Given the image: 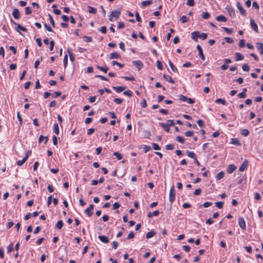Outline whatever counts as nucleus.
<instances>
[{
  "label": "nucleus",
  "mask_w": 263,
  "mask_h": 263,
  "mask_svg": "<svg viewBox=\"0 0 263 263\" xmlns=\"http://www.w3.org/2000/svg\"><path fill=\"white\" fill-rule=\"evenodd\" d=\"M120 15V11L118 10L112 11L109 16V20L114 21L118 19Z\"/></svg>",
  "instance_id": "1"
},
{
  "label": "nucleus",
  "mask_w": 263,
  "mask_h": 263,
  "mask_svg": "<svg viewBox=\"0 0 263 263\" xmlns=\"http://www.w3.org/2000/svg\"><path fill=\"white\" fill-rule=\"evenodd\" d=\"M175 196H176V191L175 190V187L173 185L170 189V193H169V200L172 203L175 200Z\"/></svg>",
  "instance_id": "2"
},
{
  "label": "nucleus",
  "mask_w": 263,
  "mask_h": 263,
  "mask_svg": "<svg viewBox=\"0 0 263 263\" xmlns=\"http://www.w3.org/2000/svg\"><path fill=\"white\" fill-rule=\"evenodd\" d=\"M12 22H13V23L15 26H16V28H15V30H16V31H17V32H18L20 34L23 35V34H22V33L20 32V30H22V31H26L27 30V29L26 28H25V27H24L22 26L20 24H18L16 23V22H13V21Z\"/></svg>",
  "instance_id": "3"
},
{
  "label": "nucleus",
  "mask_w": 263,
  "mask_h": 263,
  "mask_svg": "<svg viewBox=\"0 0 263 263\" xmlns=\"http://www.w3.org/2000/svg\"><path fill=\"white\" fill-rule=\"evenodd\" d=\"M93 205L90 204L89 206L85 210V213L87 214L89 217L91 216L93 213Z\"/></svg>",
  "instance_id": "4"
},
{
  "label": "nucleus",
  "mask_w": 263,
  "mask_h": 263,
  "mask_svg": "<svg viewBox=\"0 0 263 263\" xmlns=\"http://www.w3.org/2000/svg\"><path fill=\"white\" fill-rule=\"evenodd\" d=\"M238 224L239 227L242 230H245L246 229V225L245 221L242 217H239L238 219Z\"/></svg>",
  "instance_id": "5"
},
{
  "label": "nucleus",
  "mask_w": 263,
  "mask_h": 263,
  "mask_svg": "<svg viewBox=\"0 0 263 263\" xmlns=\"http://www.w3.org/2000/svg\"><path fill=\"white\" fill-rule=\"evenodd\" d=\"M38 215L39 212L37 211H35L33 213H29L26 215H25L24 219L25 220H27L29 219L31 217H36Z\"/></svg>",
  "instance_id": "6"
},
{
  "label": "nucleus",
  "mask_w": 263,
  "mask_h": 263,
  "mask_svg": "<svg viewBox=\"0 0 263 263\" xmlns=\"http://www.w3.org/2000/svg\"><path fill=\"white\" fill-rule=\"evenodd\" d=\"M12 15L15 19L17 20L20 19L21 17L20 12L19 10L16 8L13 9L12 12Z\"/></svg>",
  "instance_id": "7"
},
{
  "label": "nucleus",
  "mask_w": 263,
  "mask_h": 263,
  "mask_svg": "<svg viewBox=\"0 0 263 263\" xmlns=\"http://www.w3.org/2000/svg\"><path fill=\"white\" fill-rule=\"evenodd\" d=\"M248 166V161L247 160H245L243 162L242 164L239 167V171L240 172H243L247 168Z\"/></svg>",
  "instance_id": "8"
},
{
  "label": "nucleus",
  "mask_w": 263,
  "mask_h": 263,
  "mask_svg": "<svg viewBox=\"0 0 263 263\" xmlns=\"http://www.w3.org/2000/svg\"><path fill=\"white\" fill-rule=\"evenodd\" d=\"M133 64L139 70L143 67L142 63L140 60L134 61L133 62Z\"/></svg>",
  "instance_id": "9"
},
{
  "label": "nucleus",
  "mask_w": 263,
  "mask_h": 263,
  "mask_svg": "<svg viewBox=\"0 0 263 263\" xmlns=\"http://www.w3.org/2000/svg\"><path fill=\"white\" fill-rule=\"evenodd\" d=\"M236 5H237V7L238 9L239 10L241 15H242L243 16H246V10L243 8L241 4L239 2H237Z\"/></svg>",
  "instance_id": "10"
},
{
  "label": "nucleus",
  "mask_w": 263,
  "mask_h": 263,
  "mask_svg": "<svg viewBox=\"0 0 263 263\" xmlns=\"http://www.w3.org/2000/svg\"><path fill=\"white\" fill-rule=\"evenodd\" d=\"M250 25L253 30H254L256 32H258V26L257 24L255 22L254 20L253 19H251L250 20Z\"/></svg>",
  "instance_id": "11"
},
{
  "label": "nucleus",
  "mask_w": 263,
  "mask_h": 263,
  "mask_svg": "<svg viewBox=\"0 0 263 263\" xmlns=\"http://www.w3.org/2000/svg\"><path fill=\"white\" fill-rule=\"evenodd\" d=\"M197 50L198 51L199 55L200 58L203 61H204L205 60V57H204V54L203 53L202 48L201 47V46L199 45H198L197 46Z\"/></svg>",
  "instance_id": "12"
},
{
  "label": "nucleus",
  "mask_w": 263,
  "mask_h": 263,
  "mask_svg": "<svg viewBox=\"0 0 263 263\" xmlns=\"http://www.w3.org/2000/svg\"><path fill=\"white\" fill-rule=\"evenodd\" d=\"M236 169V166L234 164L229 165L228 168L227 169V172L229 174L232 173Z\"/></svg>",
  "instance_id": "13"
},
{
  "label": "nucleus",
  "mask_w": 263,
  "mask_h": 263,
  "mask_svg": "<svg viewBox=\"0 0 263 263\" xmlns=\"http://www.w3.org/2000/svg\"><path fill=\"white\" fill-rule=\"evenodd\" d=\"M199 36V31H194L191 33V37L193 40L195 41H197L198 37Z\"/></svg>",
  "instance_id": "14"
},
{
  "label": "nucleus",
  "mask_w": 263,
  "mask_h": 263,
  "mask_svg": "<svg viewBox=\"0 0 263 263\" xmlns=\"http://www.w3.org/2000/svg\"><path fill=\"white\" fill-rule=\"evenodd\" d=\"M231 144L235 145L236 146H240L241 145L239 140L237 138H232L230 140Z\"/></svg>",
  "instance_id": "15"
},
{
  "label": "nucleus",
  "mask_w": 263,
  "mask_h": 263,
  "mask_svg": "<svg viewBox=\"0 0 263 263\" xmlns=\"http://www.w3.org/2000/svg\"><path fill=\"white\" fill-rule=\"evenodd\" d=\"M163 77L166 81L171 83L174 84L175 83L172 78L168 75L163 74Z\"/></svg>",
  "instance_id": "16"
},
{
  "label": "nucleus",
  "mask_w": 263,
  "mask_h": 263,
  "mask_svg": "<svg viewBox=\"0 0 263 263\" xmlns=\"http://www.w3.org/2000/svg\"><path fill=\"white\" fill-rule=\"evenodd\" d=\"M112 88L118 93L121 92L125 89V87L124 86H113Z\"/></svg>",
  "instance_id": "17"
},
{
  "label": "nucleus",
  "mask_w": 263,
  "mask_h": 263,
  "mask_svg": "<svg viewBox=\"0 0 263 263\" xmlns=\"http://www.w3.org/2000/svg\"><path fill=\"white\" fill-rule=\"evenodd\" d=\"M67 52L69 54L70 60L72 62H74L75 60V57H74V54L72 53V52L71 51V49L70 48H68L67 49Z\"/></svg>",
  "instance_id": "18"
},
{
  "label": "nucleus",
  "mask_w": 263,
  "mask_h": 263,
  "mask_svg": "<svg viewBox=\"0 0 263 263\" xmlns=\"http://www.w3.org/2000/svg\"><path fill=\"white\" fill-rule=\"evenodd\" d=\"M159 214V211L158 210H156L154 211L153 212H149L147 214V217L148 218H152L153 216H157Z\"/></svg>",
  "instance_id": "19"
},
{
  "label": "nucleus",
  "mask_w": 263,
  "mask_h": 263,
  "mask_svg": "<svg viewBox=\"0 0 263 263\" xmlns=\"http://www.w3.org/2000/svg\"><path fill=\"white\" fill-rule=\"evenodd\" d=\"M243 59L244 57L241 53L239 52H237L235 53V60L236 61L242 60Z\"/></svg>",
  "instance_id": "20"
},
{
  "label": "nucleus",
  "mask_w": 263,
  "mask_h": 263,
  "mask_svg": "<svg viewBox=\"0 0 263 263\" xmlns=\"http://www.w3.org/2000/svg\"><path fill=\"white\" fill-rule=\"evenodd\" d=\"M99 239L102 242H104V243H107V242H109L108 238L106 236H104V235H100V236H99Z\"/></svg>",
  "instance_id": "21"
},
{
  "label": "nucleus",
  "mask_w": 263,
  "mask_h": 263,
  "mask_svg": "<svg viewBox=\"0 0 263 263\" xmlns=\"http://www.w3.org/2000/svg\"><path fill=\"white\" fill-rule=\"evenodd\" d=\"M216 19L218 22H226L227 21V18L223 15H220L217 16Z\"/></svg>",
  "instance_id": "22"
},
{
  "label": "nucleus",
  "mask_w": 263,
  "mask_h": 263,
  "mask_svg": "<svg viewBox=\"0 0 263 263\" xmlns=\"http://www.w3.org/2000/svg\"><path fill=\"white\" fill-rule=\"evenodd\" d=\"M159 124L164 129L166 132H169L170 131V126L167 124H165L163 123H159Z\"/></svg>",
  "instance_id": "23"
},
{
  "label": "nucleus",
  "mask_w": 263,
  "mask_h": 263,
  "mask_svg": "<svg viewBox=\"0 0 263 263\" xmlns=\"http://www.w3.org/2000/svg\"><path fill=\"white\" fill-rule=\"evenodd\" d=\"M186 153L188 157L190 158H193L195 159L196 158V154L194 152H191L189 151H186Z\"/></svg>",
  "instance_id": "24"
},
{
  "label": "nucleus",
  "mask_w": 263,
  "mask_h": 263,
  "mask_svg": "<svg viewBox=\"0 0 263 263\" xmlns=\"http://www.w3.org/2000/svg\"><path fill=\"white\" fill-rule=\"evenodd\" d=\"M257 48L261 54H263V44L261 43H257Z\"/></svg>",
  "instance_id": "25"
},
{
  "label": "nucleus",
  "mask_w": 263,
  "mask_h": 263,
  "mask_svg": "<svg viewBox=\"0 0 263 263\" xmlns=\"http://www.w3.org/2000/svg\"><path fill=\"white\" fill-rule=\"evenodd\" d=\"M109 58L110 59H118L120 58V55L117 52H112L110 54Z\"/></svg>",
  "instance_id": "26"
},
{
  "label": "nucleus",
  "mask_w": 263,
  "mask_h": 263,
  "mask_svg": "<svg viewBox=\"0 0 263 263\" xmlns=\"http://www.w3.org/2000/svg\"><path fill=\"white\" fill-rule=\"evenodd\" d=\"M224 172L223 171H221L219 173H218L217 175L216 176V179L217 180H220L222 178H223L224 176Z\"/></svg>",
  "instance_id": "27"
},
{
  "label": "nucleus",
  "mask_w": 263,
  "mask_h": 263,
  "mask_svg": "<svg viewBox=\"0 0 263 263\" xmlns=\"http://www.w3.org/2000/svg\"><path fill=\"white\" fill-rule=\"evenodd\" d=\"M53 132L57 134H59V125L58 123H54L53 127Z\"/></svg>",
  "instance_id": "28"
},
{
  "label": "nucleus",
  "mask_w": 263,
  "mask_h": 263,
  "mask_svg": "<svg viewBox=\"0 0 263 263\" xmlns=\"http://www.w3.org/2000/svg\"><path fill=\"white\" fill-rule=\"evenodd\" d=\"M87 11L89 13L91 14H95L97 12L96 8L89 6L87 7Z\"/></svg>",
  "instance_id": "29"
},
{
  "label": "nucleus",
  "mask_w": 263,
  "mask_h": 263,
  "mask_svg": "<svg viewBox=\"0 0 263 263\" xmlns=\"http://www.w3.org/2000/svg\"><path fill=\"white\" fill-rule=\"evenodd\" d=\"M156 234V232L154 230H152L150 232L147 233L146 237L148 239L153 237Z\"/></svg>",
  "instance_id": "30"
},
{
  "label": "nucleus",
  "mask_w": 263,
  "mask_h": 263,
  "mask_svg": "<svg viewBox=\"0 0 263 263\" xmlns=\"http://www.w3.org/2000/svg\"><path fill=\"white\" fill-rule=\"evenodd\" d=\"M168 64H169V65L171 67L172 71L174 72H176L178 71V70L177 69V68L174 66V65L173 64V63L171 62V60H169L168 61Z\"/></svg>",
  "instance_id": "31"
},
{
  "label": "nucleus",
  "mask_w": 263,
  "mask_h": 263,
  "mask_svg": "<svg viewBox=\"0 0 263 263\" xmlns=\"http://www.w3.org/2000/svg\"><path fill=\"white\" fill-rule=\"evenodd\" d=\"M247 91V89L246 88H243V91L240 92L238 95V97L239 98H244L246 97V92Z\"/></svg>",
  "instance_id": "32"
},
{
  "label": "nucleus",
  "mask_w": 263,
  "mask_h": 263,
  "mask_svg": "<svg viewBox=\"0 0 263 263\" xmlns=\"http://www.w3.org/2000/svg\"><path fill=\"white\" fill-rule=\"evenodd\" d=\"M39 141L40 143L42 141H44V143H46L48 141V137L41 135L39 137Z\"/></svg>",
  "instance_id": "33"
},
{
  "label": "nucleus",
  "mask_w": 263,
  "mask_h": 263,
  "mask_svg": "<svg viewBox=\"0 0 263 263\" xmlns=\"http://www.w3.org/2000/svg\"><path fill=\"white\" fill-rule=\"evenodd\" d=\"M215 103H221L223 105H227V102L224 99H217L215 100Z\"/></svg>",
  "instance_id": "34"
},
{
  "label": "nucleus",
  "mask_w": 263,
  "mask_h": 263,
  "mask_svg": "<svg viewBox=\"0 0 263 263\" xmlns=\"http://www.w3.org/2000/svg\"><path fill=\"white\" fill-rule=\"evenodd\" d=\"M63 226V222L62 220H59L58 221L55 225V228L58 229H61Z\"/></svg>",
  "instance_id": "35"
},
{
  "label": "nucleus",
  "mask_w": 263,
  "mask_h": 263,
  "mask_svg": "<svg viewBox=\"0 0 263 263\" xmlns=\"http://www.w3.org/2000/svg\"><path fill=\"white\" fill-rule=\"evenodd\" d=\"M240 133L242 135L246 137L249 134V132L247 129H242L240 130Z\"/></svg>",
  "instance_id": "36"
},
{
  "label": "nucleus",
  "mask_w": 263,
  "mask_h": 263,
  "mask_svg": "<svg viewBox=\"0 0 263 263\" xmlns=\"http://www.w3.org/2000/svg\"><path fill=\"white\" fill-rule=\"evenodd\" d=\"M152 3V1L151 0L146 1L142 2L141 3V5L142 7H146L148 5H151Z\"/></svg>",
  "instance_id": "37"
},
{
  "label": "nucleus",
  "mask_w": 263,
  "mask_h": 263,
  "mask_svg": "<svg viewBox=\"0 0 263 263\" xmlns=\"http://www.w3.org/2000/svg\"><path fill=\"white\" fill-rule=\"evenodd\" d=\"M210 14L208 12H203L201 14V17L204 19H208L210 17Z\"/></svg>",
  "instance_id": "38"
},
{
  "label": "nucleus",
  "mask_w": 263,
  "mask_h": 263,
  "mask_svg": "<svg viewBox=\"0 0 263 263\" xmlns=\"http://www.w3.org/2000/svg\"><path fill=\"white\" fill-rule=\"evenodd\" d=\"M27 159L25 158V157L23 158V159L21 160H18L17 161L16 163L17 165L18 166L22 165L27 160Z\"/></svg>",
  "instance_id": "39"
},
{
  "label": "nucleus",
  "mask_w": 263,
  "mask_h": 263,
  "mask_svg": "<svg viewBox=\"0 0 263 263\" xmlns=\"http://www.w3.org/2000/svg\"><path fill=\"white\" fill-rule=\"evenodd\" d=\"M49 21L53 27H55V22L51 14H48Z\"/></svg>",
  "instance_id": "40"
},
{
  "label": "nucleus",
  "mask_w": 263,
  "mask_h": 263,
  "mask_svg": "<svg viewBox=\"0 0 263 263\" xmlns=\"http://www.w3.org/2000/svg\"><path fill=\"white\" fill-rule=\"evenodd\" d=\"M180 21L181 23H185L188 22L189 19L185 15H183L180 18Z\"/></svg>",
  "instance_id": "41"
},
{
  "label": "nucleus",
  "mask_w": 263,
  "mask_h": 263,
  "mask_svg": "<svg viewBox=\"0 0 263 263\" xmlns=\"http://www.w3.org/2000/svg\"><path fill=\"white\" fill-rule=\"evenodd\" d=\"M113 155L116 157L118 160H121L122 159V156L119 152H115Z\"/></svg>",
  "instance_id": "42"
},
{
  "label": "nucleus",
  "mask_w": 263,
  "mask_h": 263,
  "mask_svg": "<svg viewBox=\"0 0 263 263\" xmlns=\"http://www.w3.org/2000/svg\"><path fill=\"white\" fill-rule=\"evenodd\" d=\"M176 140L178 142H180L181 143H182V144L184 143V141H185V139L181 136L176 137Z\"/></svg>",
  "instance_id": "43"
},
{
  "label": "nucleus",
  "mask_w": 263,
  "mask_h": 263,
  "mask_svg": "<svg viewBox=\"0 0 263 263\" xmlns=\"http://www.w3.org/2000/svg\"><path fill=\"white\" fill-rule=\"evenodd\" d=\"M97 68L101 71H104L105 73H106L107 72V70L108 69V67H102L100 66H98Z\"/></svg>",
  "instance_id": "44"
},
{
  "label": "nucleus",
  "mask_w": 263,
  "mask_h": 263,
  "mask_svg": "<svg viewBox=\"0 0 263 263\" xmlns=\"http://www.w3.org/2000/svg\"><path fill=\"white\" fill-rule=\"evenodd\" d=\"M63 63L64 67L66 68L68 64V56L67 54L64 56Z\"/></svg>",
  "instance_id": "45"
},
{
  "label": "nucleus",
  "mask_w": 263,
  "mask_h": 263,
  "mask_svg": "<svg viewBox=\"0 0 263 263\" xmlns=\"http://www.w3.org/2000/svg\"><path fill=\"white\" fill-rule=\"evenodd\" d=\"M111 64L112 65L114 66L115 65H118V66H119L120 68H122L124 66V65L123 64H120V63H118V62L116 61H113L111 62Z\"/></svg>",
  "instance_id": "46"
},
{
  "label": "nucleus",
  "mask_w": 263,
  "mask_h": 263,
  "mask_svg": "<svg viewBox=\"0 0 263 263\" xmlns=\"http://www.w3.org/2000/svg\"><path fill=\"white\" fill-rule=\"evenodd\" d=\"M151 149L150 146L144 145L143 146V151L144 153H147Z\"/></svg>",
  "instance_id": "47"
},
{
  "label": "nucleus",
  "mask_w": 263,
  "mask_h": 263,
  "mask_svg": "<svg viewBox=\"0 0 263 263\" xmlns=\"http://www.w3.org/2000/svg\"><path fill=\"white\" fill-rule=\"evenodd\" d=\"M143 133L144 134V137L146 138H148L151 135L150 131L148 130H144Z\"/></svg>",
  "instance_id": "48"
},
{
  "label": "nucleus",
  "mask_w": 263,
  "mask_h": 263,
  "mask_svg": "<svg viewBox=\"0 0 263 263\" xmlns=\"http://www.w3.org/2000/svg\"><path fill=\"white\" fill-rule=\"evenodd\" d=\"M215 204H216V207H217L219 209L222 208V207L223 206V202H222V201L217 202L215 203Z\"/></svg>",
  "instance_id": "49"
},
{
  "label": "nucleus",
  "mask_w": 263,
  "mask_h": 263,
  "mask_svg": "<svg viewBox=\"0 0 263 263\" xmlns=\"http://www.w3.org/2000/svg\"><path fill=\"white\" fill-rule=\"evenodd\" d=\"M165 148L167 150H173L174 148V146L172 144H168L165 145Z\"/></svg>",
  "instance_id": "50"
},
{
  "label": "nucleus",
  "mask_w": 263,
  "mask_h": 263,
  "mask_svg": "<svg viewBox=\"0 0 263 263\" xmlns=\"http://www.w3.org/2000/svg\"><path fill=\"white\" fill-rule=\"evenodd\" d=\"M242 68L243 70L245 71H249L250 70V66L247 64L243 65Z\"/></svg>",
  "instance_id": "51"
},
{
  "label": "nucleus",
  "mask_w": 263,
  "mask_h": 263,
  "mask_svg": "<svg viewBox=\"0 0 263 263\" xmlns=\"http://www.w3.org/2000/svg\"><path fill=\"white\" fill-rule=\"evenodd\" d=\"M13 250V245L11 243L7 247L8 253H10Z\"/></svg>",
  "instance_id": "52"
},
{
  "label": "nucleus",
  "mask_w": 263,
  "mask_h": 263,
  "mask_svg": "<svg viewBox=\"0 0 263 263\" xmlns=\"http://www.w3.org/2000/svg\"><path fill=\"white\" fill-rule=\"evenodd\" d=\"M25 13L27 15L30 14L32 13V11L31 10V8L29 7H26L25 8Z\"/></svg>",
  "instance_id": "53"
},
{
  "label": "nucleus",
  "mask_w": 263,
  "mask_h": 263,
  "mask_svg": "<svg viewBox=\"0 0 263 263\" xmlns=\"http://www.w3.org/2000/svg\"><path fill=\"white\" fill-rule=\"evenodd\" d=\"M179 99L181 101L186 102L187 97L183 95H180L179 96Z\"/></svg>",
  "instance_id": "54"
},
{
  "label": "nucleus",
  "mask_w": 263,
  "mask_h": 263,
  "mask_svg": "<svg viewBox=\"0 0 263 263\" xmlns=\"http://www.w3.org/2000/svg\"><path fill=\"white\" fill-rule=\"evenodd\" d=\"M114 101L115 103H116L117 104H120L122 103L123 100L119 98H115L114 99Z\"/></svg>",
  "instance_id": "55"
},
{
  "label": "nucleus",
  "mask_w": 263,
  "mask_h": 263,
  "mask_svg": "<svg viewBox=\"0 0 263 263\" xmlns=\"http://www.w3.org/2000/svg\"><path fill=\"white\" fill-rule=\"evenodd\" d=\"M184 135L186 137H192L194 135V131H187L184 133Z\"/></svg>",
  "instance_id": "56"
},
{
  "label": "nucleus",
  "mask_w": 263,
  "mask_h": 263,
  "mask_svg": "<svg viewBox=\"0 0 263 263\" xmlns=\"http://www.w3.org/2000/svg\"><path fill=\"white\" fill-rule=\"evenodd\" d=\"M44 26L47 30H48V31L51 32H53V30H52V29L49 25H48L45 23V24H44Z\"/></svg>",
  "instance_id": "57"
},
{
  "label": "nucleus",
  "mask_w": 263,
  "mask_h": 263,
  "mask_svg": "<svg viewBox=\"0 0 263 263\" xmlns=\"http://www.w3.org/2000/svg\"><path fill=\"white\" fill-rule=\"evenodd\" d=\"M84 40L86 42H91L92 41V37L90 36H85L84 37Z\"/></svg>",
  "instance_id": "58"
},
{
  "label": "nucleus",
  "mask_w": 263,
  "mask_h": 263,
  "mask_svg": "<svg viewBox=\"0 0 263 263\" xmlns=\"http://www.w3.org/2000/svg\"><path fill=\"white\" fill-rule=\"evenodd\" d=\"M123 94L126 95V96H127L128 97H131L132 96L133 92H132V91L131 90H127L123 92Z\"/></svg>",
  "instance_id": "59"
},
{
  "label": "nucleus",
  "mask_w": 263,
  "mask_h": 263,
  "mask_svg": "<svg viewBox=\"0 0 263 263\" xmlns=\"http://www.w3.org/2000/svg\"><path fill=\"white\" fill-rule=\"evenodd\" d=\"M153 148L155 150H160V147L158 144L153 143H152Z\"/></svg>",
  "instance_id": "60"
},
{
  "label": "nucleus",
  "mask_w": 263,
  "mask_h": 263,
  "mask_svg": "<svg viewBox=\"0 0 263 263\" xmlns=\"http://www.w3.org/2000/svg\"><path fill=\"white\" fill-rule=\"evenodd\" d=\"M199 37L202 40H205L207 37V34L205 33H201V34L199 33Z\"/></svg>",
  "instance_id": "61"
},
{
  "label": "nucleus",
  "mask_w": 263,
  "mask_h": 263,
  "mask_svg": "<svg viewBox=\"0 0 263 263\" xmlns=\"http://www.w3.org/2000/svg\"><path fill=\"white\" fill-rule=\"evenodd\" d=\"M228 11L229 14L231 16L235 15V13L234 10L233 9L229 8V9H228Z\"/></svg>",
  "instance_id": "62"
},
{
  "label": "nucleus",
  "mask_w": 263,
  "mask_h": 263,
  "mask_svg": "<svg viewBox=\"0 0 263 263\" xmlns=\"http://www.w3.org/2000/svg\"><path fill=\"white\" fill-rule=\"evenodd\" d=\"M245 46V41L243 39H241L239 41V46L240 48L243 47Z\"/></svg>",
  "instance_id": "63"
},
{
  "label": "nucleus",
  "mask_w": 263,
  "mask_h": 263,
  "mask_svg": "<svg viewBox=\"0 0 263 263\" xmlns=\"http://www.w3.org/2000/svg\"><path fill=\"white\" fill-rule=\"evenodd\" d=\"M141 107L143 108H145L147 106V103L146 100L145 99H143L142 101L141 102Z\"/></svg>",
  "instance_id": "64"
}]
</instances>
